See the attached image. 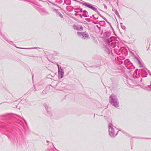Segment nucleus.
Returning <instances> with one entry per match:
<instances>
[{"label":"nucleus","mask_w":151,"mask_h":151,"mask_svg":"<svg viewBox=\"0 0 151 151\" xmlns=\"http://www.w3.org/2000/svg\"><path fill=\"white\" fill-rule=\"evenodd\" d=\"M81 4H82L83 5L87 6V7H88V8L91 9H96V8L95 7H93L92 5L91 4L86 3V2H84V3H81Z\"/></svg>","instance_id":"obj_4"},{"label":"nucleus","mask_w":151,"mask_h":151,"mask_svg":"<svg viewBox=\"0 0 151 151\" xmlns=\"http://www.w3.org/2000/svg\"><path fill=\"white\" fill-rule=\"evenodd\" d=\"M109 101L111 104L116 108H118L119 106V103L118 102L117 98L116 96L112 94L109 97Z\"/></svg>","instance_id":"obj_1"},{"label":"nucleus","mask_w":151,"mask_h":151,"mask_svg":"<svg viewBox=\"0 0 151 151\" xmlns=\"http://www.w3.org/2000/svg\"><path fill=\"white\" fill-rule=\"evenodd\" d=\"M53 9L55 10L56 9Z\"/></svg>","instance_id":"obj_13"},{"label":"nucleus","mask_w":151,"mask_h":151,"mask_svg":"<svg viewBox=\"0 0 151 151\" xmlns=\"http://www.w3.org/2000/svg\"><path fill=\"white\" fill-rule=\"evenodd\" d=\"M76 2H79V1H77V0H76Z\"/></svg>","instance_id":"obj_10"},{"label":"nucleus","mask_w":151,"mask_h":151,"mask_svg":"<svg viewBox=\"0 0 151 151\" xmlns=\"http://www.w3.org/2000/svg\"><path fill=\"white\" fill-rule=\"evenodd\" d=\"M76 9L78 10V9H79L78 8H77V9Z\"/></svg>","instance_id":"obj_12"},{"label":"nucleus","mask_w":151,"mask_h":151,"mask_svg":"<svg viewBox=\"0 0 151 151\" xmlns=\"http://www.w3.org/2000/svg\"><path fill=\"white\" fill-rule=\"evenodd\" d=\"M103 5L104 7V9H107V7L104 4Z\"/></svg>","instance_id":"obj_8"},{"label":"nucleus","mask_w":151,"mask_h":151,"mask_svg":"<svg viewBox=\"0 0 151 151\" xmlns=\"http://www.w3.org/2000/svg\"><path fill=\"white\" fill-rule=\"evenodd\" d=\"M32 6H34V8L37 9H38L39 8L38 7V6H40L39 5H38L37 4H33V5H32Z\"/></svg>","instance_id":"obj_6"},{"label":"nucleus","mask_w":151,"mask_h":151,"mask_svg":"<svg viewBox=\"0 0 151 151\" xmlns=\"http://www.w3.org/2000/svg\"><path fill=\"white\" fill-rule=\"evenodd\" d=\"M83 12H86V10H84Z\"/></svg>","instance_id":"obj_11"},{"label":"nucleus","mask_w":151,"mask_h":151,"mask_svg":"<svg viewBox=\"0 0 151 151\" xmlns=\"http://www.w3.org/2000/svg\"><path fill=\"white\" fill-rule=\"evenodd\" d=\"M109 134L110 137H113L115 136L117 134L113 126L111 124H109L108 126Z\"/></svg>","instance_id":"obj_2"},{"label":"nucleus","mask_w":151,"mask_h":151,"mask_svg":"<svg viewBox=\"0 0 151 151\" xmlns=\"http://www.w3.org/2000/svg\"><path fill=\"white\" fill-rule=\"evenodd\" d=\"M55 6H57V5H55Z\"/></svg>","instance_id":"obj_14"},{"label":"nucleus","mask_w":151,"mask_h":151,"mask_svg":"<svg viewBox=\"0 0 151 151\" xmlns=\"http://www.w3.org/2000/svg\"><path fill=\"white\" fill-rule=\"evenodd\" d=\"M66 1H68V2L70 1V0H64V2L65 3H66Z\"/></svg>","instance_id":"obj_9"},{"label":"nucleus","mask_w":151,"mask_h":151,"mask_svg":"<svg viewBox=\"0 0 151 151\" xmlns=\"http://www.w3.org/2000/svg\"><path fill=\"white\" fill-rule=\"evenodd\" d=\"M83 29V27L81 25H78L76 26V29L81 31Z\"/></svg>","instance_id":"obj_5"},{"label":"nucleus","mask_w":151,"mask_h":151,"mask_svg":"<svg viewBox=\"0 0 151 151\" xmlns=\"http://www.w3.org/2000/svg\"><path fill=\"white\" fill-rule=\"evenodd\" d=\"M77 34L79 36L81 37L82 38L84 39H89L90 38L88 34L86 32H77Z\"/></svg>","instance_id":"obj_3"},{"label":"nucleus","mask_w":151,"mask_h":151,"mask_svg":"<svg viewBox=\"0 0 151 151\" xmlns=\"http://www.w3.org/2000/svg\"><path fill=\"white\" fill-rule=\"evenodd\" d=\"M115 13L116 14V15H117L118 16H119V13L116 10L115 11Z\"/></svg>","instance_id":"obj_7"}]
</instances>
